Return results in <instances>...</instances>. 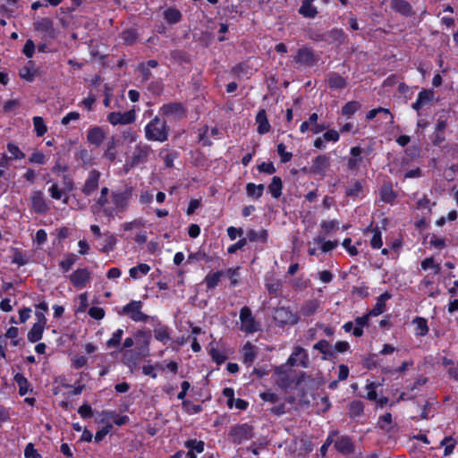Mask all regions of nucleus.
Listing matches in <instances>:
<instances>
[{"mask_svg":"<svg viewBox=\"0 0 458 458\" xmlns=\"http://www.w3.org/2000/svg\"><path fill=\"white\" fill-rule=\"evenodd\" d=\"M377 424L379 428L388 431L392 424V415L390 413L384 414L379 418Z\"/></svg>","mask_w":458,"mask_h":458,"instance_id":"60","label":"nucleus"},{"mask_svg":"<svg viewBox=\"0 0 458 458\" xmlns=\"http://www.w3.org/2000/svg\"><path fill=\"white\" fill-rule=\"evenodd\" d=\"M209 131V127L206 124L200 130L199 133V141L201 143L203 147H211L213 142L208 139V133Z\"/></svg>","mask_w":458,"mask_h":458,"instance_id":"54","label":"nucleus"},{"mask_svg":"<svg viewBox=\"0 0 458 458\" xmlns=\"http://www.w3.org/2000/svg\"><path fill=\"white\" fill-rule=\"evenodd\" d=\"M179 157V152L176 150H173L171 152L166 153L163 157V160L165 167L172 168L174 166V162Z\"/></svg>","mask_w":458,"mask_h":458,"instance_id":"59","label":"nucleus"},{"mask_svg":"<svg viewBox=\"0 0 458 458\" xmlns=\"http://www.w3.org/2000/svg\"><path fill=\"white\" fill-rule=\"evenodd\" d=\"M7 150L11 153V159L21 160L25 157V154L21 150V148L13 142L7 143Z\"/></svg>","mask_w":458,"mask_h":458,"instance_id":"52","label":"nucleus"},{"mask_svg":"<svg viewBox=\"0 0 458 458\" xmlns=\"http://www.w3.org/2000/svg\"><path fill=\"white\" fill-rule=\"evenodd\" d=\"M28 64L19 70V76L29 82H32L38 75V70L34 68L35 63L33 61H29Z\"/></svg>","mask_w":458,"mask_h":458,"instance_id":"27","label":"nucleus"},{"mask_svg":"<svg viewBox=\"0 0 458 458\" xmlns=\"http://www.w3.org/2000/svg\"><path fill=\"white\" fill-rule=\"evenodd\" d=\"M24 456L25 458H42V456L38 454L37 449L34 447V445L29 443L24 449Z\"/></svg>","mask_w":458,"mask_h":458,"instance_id":"64","label":"nucleus"},{"mask_svg":"<svg viewBox=\"0 0 458 458\" xmlns=\"http://www.w3.org/2000/svg\"><path fill=\"white\" fill-rule=\"evenodd\" d=\"M45 327L46 325L35 323L28 333V340L31 343L39 341L42 338Z\"/></svg>","mask_w":458,"mask_h":458,"instance_id":"31","label":"nucleus"},{"mask_svg":"<svg viewBox=\"0 0 458 458\" xmlns=\"http://www.w3.org/2000/svg\"><path fill=\"white\" fill-rule=\"evenodd\" d=\"M185 446L195 454H201L204 451V443L202 441L189 440Z\"/></svg>","mask_w":458,"mask_h":458,"instance_id":"55","label":"nucleus"},{"mask_svg":"<svg viewBox=\"0 0 458 458\" xmlns=\"http://www.w3.org/2000/svg\"><path fill=\"white\" fill-rule=\"evenodd\" d=\"M250 428L248 425H241L233 428L232 434L235 437V439L241 442L243 439L249 437Z\"/></svg>","mask_w":458,"mask_h":458,"instance_id":"42","label":"nucleus"},{"mask_svg":"<svg viewBox=\"0 0 458 458\" xmlns=\"http://www.w3.org/2000/svg\"><path fill=\"white\" fill-rule=\"evenodd\" d=\"M14 381L17 383V385L19 386L20 395L23 396L29 393V391H30L29 386L30 385H29L27 378L22 374L17 373L14 376Z\"/></svg>","mask_w":458,"mask_h":458,"instance_id":"43","label":"nucleus"},{"mask_svg":"<svg viewBox=\"0 0 458 458\" xmlns=\"http://www.w3.org/2000/svg\"><path fill=\"white\" fill-rule=\"evenodd\" d=\"M255 123L257 124V131L259 134L264 135L270 131L271 126L265 109L259 110L255 117Z\"/></svg>","mask_w":458,"mask_h":458,"instance_id":"18","label":"nucleus"},{"mask_svg":"<svg viewBox=\"0 0 458 458\" xmlns=\"http://www.w3.org/2000/svg\"><path fill=\"white\" fill-rule=\"evenodd\" d=\"M150 145L140 141L134 147L131 157L125 161L123 170L125 173L130 172L135 167L147 164L149 160L150 154L152 153Z\"/></svg>","mask_w":458,"mask_h":458,"instance_id":"3","label":"nucleus"},{"mask_svg":"<svg viewBox=\"0 0 458 458\" xmlns=\"http://www.w3.org/2000/svg\"><path fill=\"white\" fill-rule=\"evenodd\" d=\"M106 119L108 123L113 126L127 125L135 122L136 113L133 109L126 111L124 113L111 112L107 114Z\"/></svg>","mask_w":458,"mask_h":458,"instance_id":"9","label":"nucleus"},{"mask_svg":"<svg viewBox=\"0 0 458 458\" xmlns=\"http://www.w3.org/2000/svg\"><path fill=\"white\" fill-rule=\"evenodd\" d=\"M318 60L319 58L314 50L307 46L299 47L293 57V62L298 64L299 67H312L318 64Z\"/></svg>","mask_w":458,"mask_h":458,"instance_id":"5","label":"nucleus"},{"mask_svg":"<svg viewBox=\"0 0 458 458\" xmlns=\"http://www.w3.org/2000/svg\"><path fill=\"white\" fill-rule=\"evenodd\" d=\"M242 354L243 361L246 364L250 365L254 361L257 355L256 347L250 343H246L242 349Z\"/></svg>","mask_w":458,"mask_h":458,"instance_id":"29","label":"nucleus"},{"mask_svg":"<svg viewBox=\"0 0 458 458\" xmlns=\"http://www.w3.org/2000/svg\"><path fill=\"white\" fill-rule=\"evenodd\" d=\"M121 38L125 45L131 46L137 41L139 33L136 29L129 28L122 32Z\"/></svg>","mask_w":458,"mask_h":458,"instance_id":"37","label":"nucleus"},{"mask_svg":"<svg viewBox=\"0 0 458 458\" xmlns=\"http://www.w3.org/2000/svg\"><path fill=\"white\" fill-rule=\"evenodd\" d=\"M418 194L415 193L413 195V199H416L415 208L417 210L421 211L422 215H429L431 214V208L433 206H436L435 202H431L430 199L423 194L421 197L417 198Z\"/></svg>","mask_w":458,"mask_h":458,"instance_id":"20","label":"nucleus"},{"mask_svg":"<svg viewBox=\"0 0 458 458\" xmlns=\"http://www.w3.org/2000/svg\"><path fill=\"white\" fill-rule=\"evenodd\" d=\"M327 85L332 89H344L347 85V81L338 72H332L327 76Z\"/></svg>","mask_w":458,"mask_h":458,"instance_id":"25","label":"nucleus"},{"mask_svg":"<svg viewBox=\"0 0 458 458\" xmlns=\"http://www.w3.org/2000/svg\"><path fill=\"white\" fill-rule=\"evenodd\" d=\"M277 154L280 157V161L284 164L291 161L293 153L286 151V146L284 143H278L276 146Z\"/></svg>","mask_w":458,"mask_h":458,"instance_id":"51","label":"nucleus"},{"mask_svg":"<svg viewBox=\"0 0 458 458\" xmlns=\"http://www.w3.org/2000/svg\"><path fill=\"white\" fill-rule=\"evenodd\" d=\"M380 113L388 114L390 116V122H394V114L390 112V110L381 106L369 110L366 114V119L368 121H371Z\"/></svg>","mask_w":458,"mask_h":458,"instance_id":"48","label":"nucleus"},{"mask_svg":"<svg viewBox=\"0 0 458 458\" xmlns=\"http://www.w3.org/2000/svg\"><path fill=\"white\" fill-rule=\"evenodd\" d=\"M273 318L277 326L294 325L298 322V316L289 308L280 307L274 310Z\"/></svg>","mask_w":458,"mask_h":458,"instance_id":"7","label":"nucleus"},{"mask_svg":"<svg viewBox=\"0 0 458 458\" xmlns=\"http://www.w3.org/2000/svg\"><path fill=\"white\" fill-rule=\"evenodd\" d=\"M268 191L274 199H278L282 195L283 182L278 176H274L268 184Z\"/></svg>","mask_w":458,"mask_h":458,"instance_id":"30","label":"nucleus"},{"mask_svg":"<svg viewBox=\"0 0 458 458\" xmlns=\"http://www.w3.org/2000/svg\"><path fill=\"white\" fill-rule=\"evenodd\" d=\"M371 151V148L364 149L360 146L352 147L350 149V157L346 163L347 170L352 172L356 171L362 162V154L368 156Z\"/></svg>","mask_w":458,"mask_h":458,"instance_id":"8","label":"nucleus"},{"mask_svg":"<svg viewBox=\"0 0 458 458\" xmlns=\"http://www.w3.org/2000/svg\"><path fill=\"white\" fill-rule=\"evenodd\" d=\"M414 325V333L417 336H425L428 333V326L427 319L421 317H416L412 320Z\"/></svg>","mask_w":458,"mask_h":458,"instance_id":"28","label":"nucleus"},{"mask_svg":"<svg viewBox=\"0 0 458 458\" xmlns=\"http://www.w3.org/2000/svg\"><path fill=\"white\" fill-rule=\"evenodd\" d=\"M336 449L343 454H350L352 452V443L347 437H340L335 444Z\"/></svg>","mask_w":458,"mask_h":458,"instance_id":"40","label":"nucleus"},{"mask_svg":"<svg viewBox=\"0 0 458 458\" xmlns=\"http://www.w3.org/2000/svg\"><path fill=\"white\" fill-rule=\"evenodd\" d=\"M154 335L157 341H159L163 344H166L171 339L170 334L168 332V328L164 326H160V327L155 328Z\"/></svg>","mask_w":458,"mask_h":458,"instance_id":"45","label":"nucleus"},{"mask_svg":"<svg viewBox=\"0 0 458 458\" xmlns=\"http://www.w3.org/2000/svg\"><path fill=\"white\" fill-rule=\"evenodd\" d=\"M379 196L384 203L393 204L397 198V193L394 191L391 182H385L379 190Z\"/></svg>","mask_w":458,"mask_h":458,"instance_id":"22","label":"nucleus"},{"mask_svg":"<svg viewBox=\"0 0 458 458\" xmlns=\"http://www.w3.org/2000/svg\"><path fill=\"white\" fill-rule=\"evenodd\" d=\"M434 98V91L432 89H422L417 97V100L424 106L430 103Z\"/></svg>","mask_w":458,"mask_h":458,"instance_id":"47","label":"nucleus"},{"mask_svg":"<svg viewBox=\"0 0 458 458\" xmlns=\"http://www.w3.org/2000/svg\"><path fill=\"white\" fill-rule=\"evenodd\" d=\"M390 298L391 294L388 293L380 294L377 297L373 309L369 312V315H371V317H377L382 314L386 310V303Z\"/></svg>","mask_w":458,"mask_h":458,"instance_id":"26","label":"nucleus"},{"mask_svg":"<svg viewBox=\"0 0 458 458\" xmlns=\"http://www.w3.org/2000/svg\"><path fill=\"white\" fill-rule=\"evenodd\" d=\"M318 245L320 247L322 252H328L337 246L336 241H324L322 239L317 240Z\"/></svg>","mask_w":458,"mask_h":458,"instance_id":"56","label":"nucleus"},{"mask_svg":"<svg viewBox=\"0 0 458 458\" xmlns=\"http://www.w3.org/2000/svg\"><path fill=\"white\" fill-rule=\"evenodd\" d=\"M123 335V330L120 329V328L117 329L115 332H114L112 335V337L107 341V346L108 347L117 346L120 344Z\"/></svg>","mask_w":458,"mask_h":458,"instance_id":"62","label":"nucleus"},{"mask_svg":"<svg viewBox=\"0 0 458 458\" xmlns=\"http://www.w3.org/2000/svg\"><path fill=\"white\" fill-rule=\"evenodd\" d=\"M371 315L366 314L361 317H358L354 321L353 335L360 337L363 335V328L368 325L369 318Z\"/></svg>","mask_w":458,"mask_h":458,"instance_id":"35","label":"nucleus"},{"mask_svg":"<svg viewBox=\"0 0 458 458\" xmlns=\"http://www.w3.org/2000/svg\"><path fill=\"white\" fill-rule=\"evenodd\" d=\"M290 366L286 364L276 367L275 369V381L281 388H286L291 383Z\"/></svg>","mask_w":458,"mask_h":458,"instance_id":"15","label":"nucleus"},{"mask_svg":"<svg viewBox=\"0 0 458 458\" xmlns=\"http://www.w3.org/2000/svg\"><path fill=\"white\" fill-rule=\"evenodd\" d=\"M361 108V104L359 101L352 100L348 101L341 110V114L343 116L346 118H351L357 111Z\"/></svg>","mask_w":458,"mask_h":458,"instance_id":"32","label":"nucleus"},{"mask_svg":"<svg viewBox=\"0 0 458 458\" xmlns=\"http://www.w3.org/2000/svg\"><path fill=\"white\" fill-rule=\"evenodd\" d=\"M318 306V301L317 300L308 301L300 309V314L304 317H310L317 311Z\"/></svg>","mask_w":458,"mask_h":458,"instance_id":"39","label":"nucleus"},{"mask_svg":"<svg viewBox=\"0 0 458 458\" xmlns=\"http://www.w3.org/2000/svg\"><path fill=\"white\" fill-rule=\"evenodd\" d=\"M142 303L140 301H131L123 308V312L135 322H146L148 316L141 311Z\"/></svg>","mask_w":458,"mask_h":458,"instance_id":"10","label":"nucleus"},{"mask_svg":"<svg viewBox=\"0 0 458 458\" xmlns=\"http://www.w3.org/2000/svg\"><path fill=\"white\" fill-rule=\"evenodd\" d=\"M287 366H300L307 368L309 366V356L303 348L295 346L286 363Z\"/></svg>","mask_w":458,"mask_h":458,"instance_id":"12","label":"nucleus"},{"mask_svg":"<svg viewBox=\"0 0 458 458\" xmlns=\"http://www.w3.org/2000/svg\"><path fill=\"white\" fill-rule=\"evenodd\" d=\"M76 259L77 258L74 254H70L60 262V267L64 269V272H67L76 262Z\"/></svg>","mask_w":458,"mask_h":458,"instance_id":"61","label":"nucleus"},{"mask_svg":"<svg viewBox=\"0 0 458 458\" xmlns=\"http://www.w3.org/2000/svg\"><path fill=\"white\" fill-rule=\"evenodd\" d=\"M327 37L329 38V40L327 41L328 44H337V46L344 44L347 40V35L344 30L340 28H333L328 30Z\"/></svg>","mask_w":458,"mask_h":458,"instance_id":"23","label":"nucleus"},{"mask_svg":"<svg viewBox=\"0 0 458 458\" xmlns=\"http://www.w3.org/2000/svg\"><path fill=\"white\" fill-rule=\"evenodd\" d=\"M423 270L433 269L435 274H438L441 270L439 263L435 262L433 258H427L421 262Z\"/></svg>","mask_w":458,"mask_h":458,"instance_id":"53","label":"nucleus"},{"mask_svg":"<svg viewBox=\"0 0 458 458\" xmlns=\"http://www.w3.org/2000/svg\"><path fill=\"white\" fill-rule=\"evenodd\" d=\"M116 144L117 141L115 138L113 136L107 142L106 148L104 152V157L109 160L110 162H114L116 159Z\"/></svg>","mask_w":458,"mask_h":458,"instance_id":"38","label":"nucleus"},{"mask_svg":"<svg viewBox=\"0 0 458 458\" xmlns=\"http://www.w3.org/2000/svg\"><path fill=\"white\" fill-rule=\"evenodd\" d=\"M23 55L28 57L31 58L35 53V44L32 39H28L22 48Z\"/></svg>","mask_w":458,"mask_h":458,"instance_id":"63","label":"nucleus"},{"mask_svg":"<svg viewBox=\"0 0 458 458\" xmlns=\"http://www.w3.org/2000/svg\"><path fill=\"white\" fill-rule=\"evenodd\" d=\"M314 0H302L298 13L304 18L313 19L318 13V8L313 5Z\"/></svg>","mask_w":458,"mask_h":458,"instance_id":"24","label":"nucleus"},{"mask_svg":"<svg viewBox=\"0 0 458 458\" xmlns=\"http://www.w3.org/2000/svg\"><path fill=\"white\" fill-rule=\"evenodd\" d=\"M34 131H36L37 136L42 137L47 131V127L44 119L41 116H34L32 118Z\"/></svg>","mask_w":458,"mask_h":458,"instance_id":"44","label":"nucleus"},{"mask_svg":"<svg viewBox=\"0 0 458 458\" xmlns=\"http://www.w3.org/2000/svg\"><path fill=\"white\" fill-rule=\"evenodd\" d=\"M100 177L101 173L98 170L91 169L81 187V192L85 196H91L98 189Z\"/></svg>","mask_w":458,"mask_h":458,"instance_id":"11","label":"nucleus"},{"mask_svg":"<svg viewBox=\"0 0 458 458\" xmlns=\"http://www.w3.org/2000/svg\"><path fill=\"white\" fill-rule=\"evenodd\" d=\"M240 330L249 335L260 330L261 324L253 316L251 310L248 307H243L240 310Z\"/></svg>","mask_w":458,"mask_h":458,"instance_id":"4","label":"nucleus"},{"mask_svg":"<svg viewBox=\"0 0 458 458\" xmlns=\"http://www.w3.org/2000/svg\"><path fill=\"white\" fill-rule=\"evenodd\" d=\"M440 445H441V446H444V448H445L444 455L447 456V455H450L454 452V449L456 445V440L454 438H453L452 437H446L441 441Z\"/></svg>","mask_w":458,"mask_h":458,"instance_id":"50","label":"nucleus"},{"mask_svg":"<svg viewBox=\"0 0 458 458\" xmlns=\"http://www.w3.org/2000/svg\"><path fill=\"white\" fill-rule=\"evenodd\" d=\"M391 8L405 17H411L414 14L411 4L406 0H393Z\"/></svg>","mask_w":458,"mask_h":458,"instance_id":"21","label":"nucleus"},{"mask_svg":"<svg viewBox=\"0 0 458 458\" xmlns=\"http://www.w3.org/2000/svg\"><path fill=\"white\" fill-rule=\"evenodd\" d=\"M164 19L169 23V24H176L181 21L182 20V13L181 12L176 8H167L165 10L164 13Z\"/></svg>","mask_w":458,"mask_h":458,"instance_id":"34","label":"nucleus"},{"mask_svg":"<svg viewBox=\"0 0 458 458\" xmlns=\"http://www.w3.org/2000/svg\"><path fill=\"white\" fill-rule=\"evenodd\" d=\"M33 26L36 31L44 33L47 37H48L51 39L55 38V30L54 27V22L50 18H40L39 20L34 22Z\"/></svg>","mask_w":458,"mask_h":458,"instance_id":"14","label":"nucleus"},{"mask_svg":"<svg viewBox=\"0 0 458 458\" xmlns=\"http://www.w3.org/2000/svg\"><path fill=\"white\" fill-rule=\"evenodd\" d=\"M133 188L131 186L126 187L123 191H111L110 200L106 206H102L100 208L108 218H114L115 216H122L129 206L131 199Z\"/></svg>","mask_w":458,"mask_h":458,"instance_id":"1","label":"nucleus"},{"mask_svg":"<svg viewBox=\"0 0 458 458\" xmlns=\"http://www.w3.org/2000/svg\"><path fill=\"white\" fill-rule=\"evenodd\" d=\"M187 115V108L181 102H170L162 105L159 107V116L165 118H173L174 120H182Z\"/></svg>","mask_w":458,"mask_h":458,"instance_id":"6","label":"nucleus"},{"mask_svg":"<svg viewBox=\"0 0 458 458\" xmlns=\"http://www.w3.org/2000/svg\"><path fill=\"white\" fill-rule=\"evenodd\" d=\"M257 169L259 173H264L267 174H273L276 173V167L273 162H262L257 165Z\"/></svg>","mask_w":458,"mask_h":458,"instance_id":"58","label":"nucleus"},{"mask_svg":"<svg viewBox=\"0 0 458 458\" xmlns=\"http://www.w3.org/2000/svg\"><path fill=\"white\" fill-rule=\"evenodd\" d=\"M145 139L148 141L165 142L170 134V128L165 119L156 115L144 127Z\"/></svg>","mask_w":458,"mask_h":458,"instance_id":"2","label":"nucleus"},{"mask_svg":"<svg viewBox=\"0 0 458 458\" xmlns=\"http://www.w3.org/2000/svg\"><path fill=\"white\" fill-rule=\"evenodd\" d=\"M265 186L264 184H255L253 182H249L246 185V192L249 197L254 198L256 199H259L263 195Z\"/></svg>","mask_w":458,"mask_h":458,"instance_id":"36","label":"nucleus"},{"mask_svg":"<svg viewBox=\"0 0 458 458\" xmlns=\"http://www.w3.org/2000/svg\"><path fill=\"white\" fill-rule=\"evenodd\" d=\"M106 138V134L100 126H94L88 130L87 140L89 144L99 147Z\"/></svg>","mask_w":458,"mask_h":458,"instance_id":"17","label":"nucleus"},{"mask_svg":"<svg viewBox=\"0 0 458 458\" xmlns=\"http://www.w3.org/2000/svg\"><path fill=\"white\" fill-rule=\"evenodd\" d=\"M32 209L37 214H45L49 210V207L40 191H33L30 197Z\"/></svg>","mask_w":458,"mask_h":458,"instance_id":"16","label":"nucleus"},{"mask_svg":"<svg viewBox=\"0 0 458 458\" xmlns=\"http://www.w3.org/2000/svg\"><path fill=\"white\" fill-rule=\"evenodd\" d=\"M362 192V183L355 181L354 183L345 189V195L351 198H358Z\"/></svg>","mask_w":458,"mask_h":458,"instance_id":"46","label":"nucleus"},{"mask_svg":"<svg viewBox=\"0 0 458 458\" xmlns=\"http://www.w3.org/2000/svg\"><path fill=\"white\" fill-rule=\"evenodd\" d=\"M221 276H222V272H220V271L216 272V273L208 274L205 277V283L207 284V287L208 289L215 288L218 284Z\"/></svg>","mask_w":458,"mask_h":458,"instance_id":"49","label":"nucleus"},{"mask_svg":"<svg viewBox=\"0 0 458 458\" xmlns=\"http://www.w3.org/2000/svg\"><path fill=\"white\" fill-rule=\"evenodd\" d=\"M150 271V267L148 264H140L132 267L129 270L130 277L132 279H140Z\"/></svg>","mask_w":458,"mask_h":458,"instance_id":"33","label":"nucleus"},{"mask_svg":"<svg viewBox=\"0 0 458 458\" xmlns=\"http://www.w3.org/2000/svg\"><path fill=\"white\" fill-rule=\"evenodd\" d=\"M90 278V272L87 268H79L71 276V282L78 288H82Z\"/></svg>","mask_w":458,"mask_h":458,"instance_id":"19","label":"nucleus"},{"mask_svg":"<svg viewBox=\"0 0 458 458\" xmlns=\"http://www.w3.org/2000/svg\"><path fill=\"white\" fill-rule=\"evenodd\" d=\"M330 167V158L326 154L318 155L312 160L309 173L319 176H325Z\"/></svg>","mask_w":458,"mask_h":458,"instance_id":"13","label":"nucleus"},{"mask_svg":"<svg viewBox=\"0 0 458 458\" xmlns=\"http://www.w3.org/2000/svg\"><path fill=\"white\" fill-rule=\"evenodd\" d=\"M294 445L295 448L293 452H298V456H301L304 454L312 451V445L308 439H300L299 441L296 440Z\"/></svg>","mask_w":458,"mask_h":458,"instance_id":"41","label":"nucleus"},{"mask_svg":"<svg viewBox=\"0 0 458 458\" xmlns=\"http://www.w3.org/2000/svg\"><path fill=\"white\" fill-rule=\"evenodd\" d=\"M163 89L164 85L160 81H152L148 86V90L155 96L161 95Z\"/></svg>","mask_w":458,"mask_h":458,"instance_id":"57","label":"nucleus"}]
</instances>
